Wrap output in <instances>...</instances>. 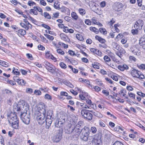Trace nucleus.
Wrapping results in <instances>:
<instances>
[{"label": "nucleus", "mask_w": 145, "mask_h": 145, "mask_svg": "<svg viewBox=\"0 0 145 145\" xmlns=\"http://www.w3.org/2000/svg\"><path fill=\"white\" fill-rule=\"evenodd\" d=\"M81 132L82 133V135L80 137L81 139L84 141H87L90 133L89 128L88 127H85L83 128L82 130H81Z\"/></svg>", "instance_id": "obj_3"}, {"label": "nucleus", "mask_w": 145, "mask_h": 145, "mask_svg": "<svg viewBox=\"0 0 145 145\" xmlns=\"http://www.w3.org/2000/svg\"><path fill=\"white\" fill-rule=\"evenodd\" d=\"M144 21L141 20H138L136 22L134 27L140 30L142 29Z\"/></svg>", "instance_id": "obj_10"}, {"label": "nucleus", "mask_w": 145, "mask_h": 145, "mask_svg": "<svg viewBox=\"0 0 145 145\" xmlns=\"http://www.w3.org/2000/svg\"><path fill=\"white\" fill-rule=\"evenodd\" d=\"M84 83H86L87 84V86H88L89 88H91L89 86H90L91 88H92V85L90 84V82L88 80H84Z\"/></svg>", "instance_id": "obj_33"}, {"label": "nucleus", "mask_w": 145, "mask_h": 145, "mask_svg": "<svg viewBox=\"0 0 145 145\" xmlns=\"http://www.w3.org/2000/svg\"><path fill=\"white\" fill-rule=\"evenodd\" d=\"M27 4L29 6H32L34 5H36V3L30 0L28 2Z\"/></svg>", "instance_id": "obj_48"}, {"label": "nucleus", "mask_w": 145, "mask_h": 145, "mask_svg": "<svg viewBox=\"0 0 145 145\" xmlns=\"http://www.w3.org/2000/svg\"><path fill=\"white\" fill-rule=\"evenodd\" d=\"M18 33L22 35H24L26 34V31L25 30L20 29L18 31Z\"/></svg>", "instance_id": "obj_22"}, {"label": "nucleus", "mask_w": 145, "mask_h": 145, "mask_svg": "<svg viewBox=\"0 0 145 145\" xmlns=\"http://www.w3.org/2000/svg\"><path fill=\"white\" fill-rule=\"evenodd\" d=\"M58 44L59 45L63 46V47L65 48H67L68 47V46L67 45H66L62 42H59Z\"/></svg>", "instance_id": "obj_55"}, {"label": "nucleus", "mask_w": 145, "mask_h": 145, "mask_svg": "<svg viewBox=\"0 0 145 145\" xmlns=\"http://www.w3.org/2000/svg\"><path fill=\"white\" fill-rule=\"evenodd\" d=\"M126 91L123 89H121L119 93L120 94H122L123 96H125L126 95Z\"/></svg>", "instance_id": "obj_40"}, {"label": "nucleus", "mask_w": 145, "mask_h": 145, "mask_svg": "<svg viewBox=\"0 0 145 145\" xmlns=\"http://www.w3.org/2000/svg\"><path fill=\"white\" fill-rule=\"evenodd\" d=\"M59 2L58 1L55 2L54 4V8L57 9L59 10L60 9L59 4H58Z\"/></svg>", "instance_id": "obj_32"}, {"label": "nucleus", "mask_w": 145, "mask_h": 145, "mask_svg": "<svg viewBox=\"0 0 145 145\" xmlns=\"http://www.w3.org/2000/svg\"><path fill=\"white\" fill-rule=\"evenodd\" d=\"M76 37L77 39L79 40L82 41L84 40V38L82 35L78 34H77L76 35Z\"/></svg>", "instance_id": "obj_24"}, {"label": "nucleus", "mask_w": 145, "mask_h": 145, "mask_svg": "<svg viewBox=\"0 0 145 145\" xmlns=\"http://www.w3.org/2000/svg\"><path fill=\"white\" fill-rule=\"evenodd\" d=\"M97 131L96 128L94 127H92L90 129V131L93 133H95Z\"/></svg>", "instance_id": "obj_52"}, {"label": "nucleus", "mask_w": 145, "mask_h": 145, "mask_svg": "<svg viewBox=\"0 0 145 145\" xmlns=\"http://www.w3.org/2000/svg\"><path fill=\"white\" fill-rule=\"evenodd\" d=\"M139 44L141 46L145 45V36L142 37L139 40Z\"/></svg>", "instance_id": "obj_18"}, {"label": "nucleus", "mask_w": 145, "mask_h": 145, "mask_svg": "<svg viewBox=\"0 0 145 145\" xmlns=\"http://www.w3.org/2000/svg\"><path fill=\"white\" fill-rule=\"evenodd\" d=\"M85 23L87 25H91V21L89 19H86L85 21Z\"/></svg>", "instance_id": "obj_61"}, {"label": "nucleus", "mask_w": 145, "mask_h": 145, "mask_svg": "<svg viewBox=\"0 0 145 145\" xmlns=\"http://www.w3.org/2000/svg\"><path fill=\"white\" fill-rule=\"evenodd\" d=\"M131 75L133 77L138 78L140 79H143L144 77L141 73H131Z\"/></svg>", "instance_id": "obj_13"}, {"label": "nucleus", "mask_w": 145, "mask_h": 145, "mask_svg": "<svg viewBox=\"0 0 145 145\" xmlns=\"http://www.w3.org/2000/svg\"><path fill=\"white\" fill-rule=\"evenodd\" d=\"M137 94L141 97H144L145 96V94L140 91H138L137 92Z\"/></svg>", "instance_id": "obj_56"}, {"label": "nucleus", "mask_w": 145, "mask_h": 145, "mask_svg": "<svg viewBox=\"0 0 145 145\" xmlns=\"http://www.w3.org/2000/svg\"><path fill=\"white\" fill-rule=\"evenodd\" d=\"M30 13H33V14L35 15H37L38 14V13L36 9H31L30 10Z\"/></svg>", "instance_id": "obj_34"}, {"label": "nucleus", "mask_w": 145, "mask_h": 145, "mask_svg": "<svg viewBox=\"0 0 145 145\" xmlns=\"http://www.w3.org/2000/svg\"><path fill=\"white\" fill-rule=\"evenodd\" d=\"M131 50L135 55L137 56H138L140 54V52H139L138 48L135 46H133L131 47Z\"/></svg>", "instance_id": "obj_11"}, {"label": "nucleus", "mask_w": 145, "mask_h": 145, "mask_svg": "<svg viewBox=\"0 0 145 145\" xmlns=\"http://www.w3.org/2000/svg\"><path fill=\"white\" fill-rule=\"evenodd\" d=\"M33 91V89L31 88H27L26 89L25 92L27 93L31 94Z\"/></svg>", "instance_id": "obj_49"}, {"label": "nucleus", "mask_w": 145, "mask_h": 145, "mask_svg": "<svg viewBox=\"0 0 145 145\" xmlns=\"http://www.w3.org/2000/svg\"><path fill=\"white\" fill-rule=\"evenodd\" d=\"M53 114L51 110H49L47 113L46 120V125L49 127L52 123L53 118Z\"/></svg>", "instance_id": "obj_5"}, {"label": "nucleus", "mask_w": 145, "mask_h": 145, "mask_svg": "<svg viewBox=\"0 0 145 145\" xmlns=\"http://www.w3.org/2000/svg\"><path fill=\"white\" fill-rule=\"evenodd\" d=\"M57 52L58 53L61 55H63L65 54L64 52L61 49H57Z\"/></svg>", "instance_id": "obj_51"}, {"label": "nucleus", "mask_w": 145, "mask_h": 145, "mask_svg": "<svg viewBox=\"0 0 145 145\" xmlns=\"http://www.w3.org/2000/svg\"><path fill=\"white\" fill-rule=\"evenodd\" d=\"M90 30L94 32L96 34L98 33L99 32L98 30L95 27H90Z\"/></svg>", "instance_id": "obj_25"}, {"label": "nucleus", "mask_w": 145, "mask_h": 145, "mask_svg": "<svg viewBox=\"0 0 145 145\" xmlns=\"http://www.w3.org/2000/svg\"><path fill=\"white\" fill-rule=\"evenodd\" d=\"M119 127L120 128H119V132L122 134H125V128L122 126H119Z\"/></svg>", "instance_id": "obj_23"}, {"label": "nucleus", "mask_w": 145, "mask_h": 145, "mask_svg": "<svg viewBox=\"0 0 145 145\" xmlns=\"http://www.w3.org/2000/svg\"><path fill=\"white\" fill-rule=\"evenodd\" d=\"M102 92L103 94L106 96H108L109 95V92L106 90H103Z\"/></svg>", "instance_id": "obj_62"}, {"label": "nucleus", "mask_w": 145, "mask_h": 145, "mask_svg": "<svg viewBox=\"0 0 145 145\" xmlns=\"http://www.w3.org/2000/svg\"><path fill=\"white\" fill-rule=\"evenodd\" d=\"M38 48L39 50H44L45 48L43 46L39 44L38 46Z\"/></svg>", "instance_id": "obj_60"}, {"label": "nucleus", "mask_w": 145, "mask_h": 145, "mask_svg": "<svg viewBox=\"0 0 145 145\" xmlns=\"http://www.w3.org/2000/svg\"><path fill=\"white\" fill-rule=\"evenodd\" d=\"M44 35L49 39L52 40L54 39V37L53 36H50L47 34H44Z\"/></svg>", "instance_id": "obj_46"}, {"label": "nucleus", "mask_w": 145, "mask_h": 145, "mask_svg": "<svg viewBox=\"0 0 145 145\" xmlns=\"http://www.w3.org/2000/svg\"><path fill=\"white\" fill-rule=\"evenodd\" d=\"M46 106L45 104L42 102L39 103L38 105V112L40 113H46Z\"/></svg>", "instance_id": "obj_9"}, {"label": "nucleus", "mask_w": 145, "mask_h": 145, "mask_svg": "<svg viewBox=\"0 0 145 145\" xmlns=\"http://www.w3.org/2000/svg\"><path fill=\"white\" fill-rule=\"evenodd\" d=\"M20 25L23 28H25L26 30H28L30 27L29 25H27L26 24L21 22L20 23Z\"/></svg>", "instance_id": "obj_21"}, {"label": "nucleus", "mask_w": 145, "mask_h": 145, "mask_svg": "<svg viewBox=\"0 0 145 145\" xmlns=\"http://www.w3.org/2000/svg\"><path fill=\"white\" fill-rule=\"evenodd\" d=\"M60 94L61 95L65 96H67L68 95V93L65 91H61L60 93Z\"/></svg>", "instance_id": "obj_64"}, {"label": "nucleus", "mask_w": 145, "mask_h": 145, "mask_svg": "<svg viewBox=\"0 0 145 145\" xmlns=\"http://www.w3.org/2000/svg\"><path fill=\"white\" fill-rule=\"evenodd\" d=\"M128 95L129 96L133 98V99H135V95L134 93H129Z\"/></svg>", "instance_id": "obj_59"}, {"label": "nucleus", "mask_w": 145, "mask_h": 145, "mask_svg": "<svg viewBox=\"0 0 145 145\" xmlns=\"http://www.w3.org/2000/svg\"><path fill=\"white\" fill-rule=\"evenodd\" d=\"M8 121L14 129H17L19 127V120L15 113L11 112L7 115Z\"/></svg>", "instance_id": "obj_1"}, {"label": "nucleus", "mask_w": 145, "mask_h": 145, "mask_svg": "<svg viewBox=\"0 0 145 145\" xmlns=\"http://www.w3.org/2000/svg\"><path fill=\"white\" fill-rule=\"evenodd\" d=\"M21 118L25 123L26 124H29L30 120V115L29 114H27L25 112L21 114Z\"/></svg>", "instance_id": "obj_6"}, {"label": "nucleus", "mask_w": 145, "mask_h": 145, "mask_svg": "<svg viewBox=\"0 0 145 145\" xmlns=\"http://www.w3.org/2000/svg\"><path fill=\"white\" fill-rule=\"evenodd\" d=\"M128 67L125 64L123 65H120L118 66V69L121 71H123L125 70H127L128 69Z\"/></svg>", "instance_id": "obj_16"}, {"label": "nucleus", "mask_w": 145, "mask_h": 145, "mask_svg": "<svg viewBox=\"0 0 145 145\" xmlns=\"http://www.w3.org/2000/svg\"><path fill=\"white\" fill-rule=\"evenodd\" d=\"M78 129H76V125H71L70 127L67 129V133H71L72 135L74 136L75 137L77 138L80 135L82 130V125H79Z\"/></svg>", "instance_id": "obj_2"}, {"label": "nucleus", "mask_w": 145, "mask_h": 145, "mask_svg": "<svg viewBox=\"0 0 145 145\" xmlns=\"http://www.w3.org/2000/svg\"><path fill=\"white\" fill-rule=\"evenodd\" d=\"M125 53V50L123 48H120L118 51L116 52V54L118 56L120 57L122 56V54H124Z\"/></svg>", "instance_id": "obj_14"}, {"label": "nucleus", "mask_w": 145, "mask_h": 145, "mask_svg": "<svg viewBox=\"0 0 145 145\" xmlns=\"http://www.w3.org/2000/svg\"><path fill=\"white\" fill-rule=\"evenodd\" d=\"M104 59L105 62H108L111 61L110 57L107 56H105L104 57Z\"/></svg>", "instance_id": "obj_41"}, {"label": "nucleus", "mask_w": 145, "mask_h": 145, "mask_svg": "<svg viewBox=\"0 0 145 145\" xmlns=\"http://www.w3.org/2000/svg\"><path fill=\"white\" fill-rule=\"evenodd\" d=\"M78 11L80 14L82 15H84L86 13L85 10L82 8H79Z\"/></svg>", "instance_id": "obj_30"}, {"label": "nucleus", "mask_w": 145, "mask_h": 145, "mask_svg": "<svg viewBox=\"0 0 145 145\" xmlns=\"http://www.w3.org/2000/svg\"><path fill=\"white\" fill-rule=\"evenodd\" d=\"M137 67L140 69L145 70V64H141L140 65H137Z\"/></svg>", "instance_id": "obj_44"}, {"label": "nucleus", "mask_w": 145, "mask_h": 145, "mask_svg": "<svg viewBox=\"0 0 145 145\" xmlns=\"http://www.w3.org/2000/svg\"><path fill=\"white\" fill-rule=\"evenodd\" d=\"M93 115L99 118H102L103 117V115L100 112L97 111H95L93 112Z\"/></svg>", "instance_id": "obj_20"}, {"label": "nucleus", "mask_w": 145, "mask_h": 145, "mask_svg": "<svg viewBox=\"0 0 145 145\" xmlns=\"http://www.w3.org/2000/svg\"><path fill=\"white\" fill-rule=\"evenodd\" d=\"M64 84L71 88H72L74 87L73 85L71 83L68 81L65 82Z\"/></svg>", "instance_id": "obj_35"}, {"label": "nucleus", "mask_w": 145, "mask_h": 145, "mask_svg": "<svg viewBox=\"0 0 145 145\" xmlns=\"http://www.w3.org/2000/svg\"><path fill=\"white\" fill-rule=\"evenodd\" d=\"M81 115L85 118L89 120H91L92 118V114L87 110L83 109L81 111Z\"/></svg>", "instance_id": "obj_7"}, {"label": "nucleus", "mask_w": 145, "mask_h": 145, "mask_svg": "<svg viewBox=\"0 0 145 145\" xmlns=\"http://www.w3.org/2000/svg\"><path fill=\"white\" fill-rule=\"evenodd\" d=\"M34 93L36 95H40L41 94V92L40 90H35L34 91Z\"/></svg>", "instance_id": "obj_45"}, {"label": "nucleus", "mask_w": 145, "mask_h": 145, "mask_svg": "<svg viewBox=\"0 0 145 145\" xmlns=\"http://www.w3.org/2000/svg\"><path fill=\"white\" fill-rule=\"evenodd\" d=\"M123 7V6L122 4L120 3H118L116 4L114 9L116 11H119L122 9Z\"/></svg>", "instance_id": "obj_12"}, {"label": "nucleus", "mask_w": 145, "mask_h": 145, "mask_svg": "<svg viewBox=\"0 0 145 145\" xmlns=\"http://www.w3.org/2000/svg\"><path fill=\"white\" fill-rule=\"evenodd\" d=\"M83 124V122L82 121H79L77 124L76 125V129H79V127L78 126L79 125H82Z\"/></svg>", "instance_id": "obj_50"}, {"label": "nucleus", "mask_w": 145, "mask_h": 145, "mask_svg": "<svg viewBox=\"0 0 145 145\" xmlns=\"http://www.w3.org/2000/svg\"><path fill=\"white\" fill-rule=\"evenodd\" d=\"M44 98L45 99L49 100L51 101L52 100V97L48 94H46L45 95Z\"/></svg>", "instance_id": "obj_36"}, {"label": "nucleus", "mask_w": 145, "mask_h": 145, "mask_svg": "<svg viewBox=\"0 0 145 145\" xmlns=\"http://www.w3.org/2000/svg\"><path fill=\"white\" fill-rule=\"evenodd\" d=\"M92 20L93 23L95 24H98V22L95 17H93L92 19Z\"/></svg>", "instance_id": "obj_58"}, {"label": "nucleus", "mask_w": 145, "mask_h": 145, "mask_svg": "<svg viewBox=\"0 0 145 145\" xmlns=\"http://www.w3.org/2000/svg\"><path fill=\"white\" fill-rule=\"evenodd\" d=\"M99 31L101 33H103L104 35L106 34L107 32L105 29L103 28H100L99 29Z\"/></svg>", "instance_id": "obj_38"}, {"label": "nucleus", "mask_w": 145, "mask_h": 145, "mask_svg": "<svg viewBox=\"0 0 145 145\" xmlns=\"http://www.w3.org/2000/svg\"><path fill=\"white\" fill-rule=\"evenodd\" d=\"M60 36L61 39L66 42L69 41V38L66 35L63 33H61L60 34Z\"/></svg>", "instance_id": "obj_17"}, {"label": "nucleus", "mask_w": 145, "mask_h": 145, "mask_svg": "<svg viewBox=\"0 0 145 145\" xmlns=\"http://www.w3.org/2000/svg\"><path fill=\"white\" fill-rule=\"evenodd\" d=\"M61 138V136L60 135H57L53 137L52 140L54 142H57L60 141Z\"/></svg>", "instance_id": "obj_15"}, {"label": "nucleus", "mask_w": 145, "mask_h": 145, "mask_svg": "<svg viewBox=\"0 0 145 145\" xmlns=\"http://www.w3.org/2000/svg\"><path fill=\"white\" fill-rule=\"evenodd\" d=\"M108 76H111V77L115 81H117L118 80V76L114 75H112L111 76V74H108Z\"/></svg>", "instance_id": "obj_31"}, {"label": "nucleus", "mask_w": 145, "mask_h": 145, "mask_svg": "<svg viewBox=\"0 0 145 145\" xmlns=\"http://www.w3.org/2000/svg\"><path fill=\"white\" fill-rule=\"evenodd\" d=\"M89 6L92 11L98 14H99V7L97 4L91 1L90 2Z\"/></svg>", "instance_id": "obj_8"}, {"label": "nucleus", "mask_w": 145, "mask_h": 145, "mask_svg": "<svg viewBox=\"0 0 145 145\" xmlns=\"http://www.w3.org/2000/svg\"><path fill=\"white\" fill-rule=\"evenodd\" d=\"M59 13L58 12H56L55 13H53V16L52 17V19L54 20L55 19V18H57L59 16Z\"/></svg>", "instance_id": "obj_42"}, {"label": "nucleus", "mask_w": 145, "mask_h": 145, "mask_svg": "<svg viewBox=\"0 0 145 145\" xmlns=\"http://www.w3.org/2000/svg\"><path fill=\"white\" fill-rule=\"evenodd\" d=\"M112 145H124L123 143L117 141L115 142Z\"/></svg>", "instance_id": "obj_57"}, {"label": "nucleus", "mask_w": 145, "mask_h": 145, "mask_svg": "<svg viewBox=\"0 0 145 145\" xmlns=\"http://www.w3.org/2000/svg\"><path fill=\"white\" fill-rule=\"evenodd\" d=\"M59 65L61 68L64 69H65L67 67L66 65L63 62L60 63Z\"/></svg>", "instance_id": "obj_54"}, {"label": "nucleus", "mask_w": 145, "mask_h": 145, "mask_svg": "<svg viewBox=\"0 0 145 145\" xmlns=\"http://www.w3.org/2000/svg\"><path fill=\"white\" fill-rule=\"evenodd\" d=\"M92 66L94 68L97 69H99V67L98 66V65L96 64L95 63H92Z\"/></svg>", "instance_id": "obj_63"}, {"label": "nucleus", "mask_w": 145, "mask_h": 145, "mask_svg": "<svg viewBox=\"0 0 145 145\" xmlns=\"http://www.w3.org/2000/svg\"><path fill=\"white\" fill-rule=\"evenodd\" d=\"M113 47L114 48L116 49L117 50H118L120 49V48L121 47L119 45L117 44L114 43V44H113Z\"/></svg>", "instance_id": "obj_39"}, {"label": "nucleus", "mask_w": 145, "mask_h": 145, "mask_svg": "<svg viewBox=\"0 0 145 145\" xmlns=\"http://www.w3.org/2000/svg\"><path fill=\"white\" fill-rule=\"evenodd\" d=\"M41 15L44 16L45 18L48 19H50L51 18V17L49 14L46 12H44L43 13H41Z\"/></svg>", "instance_id": "obj_19"}, {"label": "nucleus", "mask_w": 145, "mask_h": 145, "mask_svg": "<svg viewBox=\"0 0 145 145\" xmlns=\"http://www.w3.org/2000/svg\"><path fill=\"white\" fill-rule=\"evenodd\" d=\"M21 106L19 105H17L15 107H14V110L15 111L18 112L21 110Z\"/></svg>", "instance_id": "obj_26"}, {"label": "nucleus", "mask_w": 145, "mask_h": 145, "mask_svg": "<svg viewBox=\"0 0 145 145\" xmlns=\"http://www.w3.org/2000/svg\"><path fill=\"white\" fill-rule=\"evenodd\" d=\"M93 88L94 89V91L97 92H98L100 91L101 90V88L98 86H92V88Z\"/></svg>", "instance_id": "obj_37"}, {"label": "nucleus", "mask_w": 145, "mask_h": 145, "mask_svg": "<svg viewBox=\"0 0 145 145\" xmlns=\"http://www.w3.org/2000/svg\"><path fill=\"white\" fill-rule=\"evenodd\" d=\"M138 29L135 28V29H133L131 30V32L133 35H137L138 32Z\"/></svg>", "instance_id": "obj_29"}, {"label": "nucleus", "mask_w": 145, "mask_h": 145, "mask_svg": "<svg viewBox=\"0 0 145 145\" xmlns=\"http://www.w3.org/2000/svg\"><path fill=\"white\" fill-rule=\"evenodd\" d=\"M7 63L0 60V65L6 67L7 66Z\"/></svg>", "instance_id": "obj_53"}, {"label": "nucleus", "mask_w": 145, "mask_h": 145, "mask_svg": "<svg viewBox=\"0 0 145 145\" xmlns=\"http://www.w3.org/2000/svg\"><path fill=\"white\" fill-rule=\"evenodd\" d=\"M71 16L74 20H77L78 18V16L77 14L74 12H72L71 13Z\"/></svg>", "instance_id": "obj_28"}, {"label": "nucleus", "mask_w": 145, "mask_h": 145, "mask_svg": "<svg viewBox=\"0 0 145 145\" xmlns=\"http://www.w3.org/2000/svg\"><path fill=\"white\" fill-rule=\"evenodd\" d=\"M17 82L21 85H24L25 83V82L22 79H20Z\"/></svg>", "instance_id": "obj_27"}, {"label": "nucleus", "mask_w": 145, "mask_h": 145, "mask_svg": "<svg viewBox=\"0 0 145 145\" xmlns=\"http://www.w3.org/2000/svg\"><path fill=\"white\" fill-rule=\"evenodd\" d=\"M46 113H40V112H38L37 113V119L39 124H43L46 121L45 119Z\"/></svg>", "instance_id": "obj_4"}, {"label": "nucleus", "mask_w": 145, "mask_h": 145, "mask_svg": "<svg viewBox=\"0 0 145 145\" xmlns=\"http://www.w3.org/2000/svg\"><path fill=\"white\" fill-rule=\"evenodd\" d=\"M65 58H66L67 59H68V60L70 61L71 63L73 65H75L77 64V62L75 60H71V61H70V59L66 57H65Z\"/></svg>", "instance_id": "obj_47"}, {"label": "nucleus", "mask_w": 145, "mask_h": 145, "mask_svg": "<svg viewBox=\"0 0 145 145\" xmlns=\"http://www.w3.org/2000/svg\"><path fill=\"white\" fill-rule=\"evenodd\" d=\"M16 76H14L13 77V79L14 81H15L17 82L19 80L20 78L18 77L17 76V75H18L20 74V73H16Z\"/></svg>", "instance_id": "obj_43"}]
</instances>
